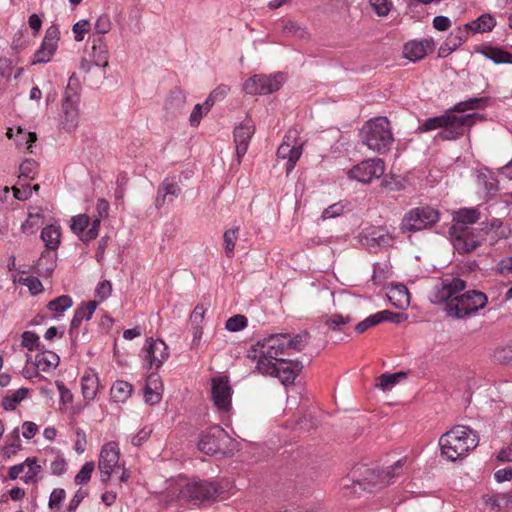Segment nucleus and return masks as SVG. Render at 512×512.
Instances as JSON below:
<instances>
[{"label":"nucleus","instance_id":"obj_1","mask_svg":"<svg viewBox=\"0 0 512 512\" xmlns=\"http://www.w3.org/2000/svg\"><path fill=\"white\" fill-rule=\"evenodd\" d=\"M466 282L460 278L445 279L435 293L436 303H445L444 310L447 316L454 319H463L483 309L487 296L477 290L463 292Z\"/></svg>","mask_w":512,"mask_h":512},{"label":"nucleus","instance_id":"obj_2","mask_svg":"<svg viewBox=\"0 0 512 512\" xmlns=\"http://www.w3.org/2000/svg\"><path fill=\"white\" fill-rule=\"evenodd\" d=\"M478 444V433L464 425L454 426L439 439L441 455L453 462L465 458Z\"/></svg>","mask_w":512,"mask_h":512},{"label":"nucleus","instance_id":"obj_3","mask_svg":"<svg viewBox=\"0 0 512 512\" xmlns=\"http://www.w3.org/2000/svg\"><path fill=\"white\" fill-rule=\"evenodd\" d=\"M285 334H272L258 341L251 347L248 357L256 362V369L260 373H273L274 364L283 360L281 356L287 351Z\"/></svg>","mask_w":512,"mask_h":512},{"label":"nucleus","instance_id":"obj_4","mask_svg":"<svg viewBox=\"0 0 512 512\" xmlns=\"http://www.w3.org/2000/svg\"><path fill=\"white\" fill-rule=\"evenodd\" d=\"M477 120H483V116L477 113L456 116L451 110L443 115L426 119L419 130L426 132L441 128L442 130L438 133L439 138L454 140L461 137L465 129L474 125Z\"/></svg>","mask_w":512,"mask_h":512},{"label":"nucleus","instance_id":"obj_5","mask_svg":"<svg viewBox=\"0 0 512 512\" xmlns=\"http://www.w3.org/2000/svg\"><path fill=\"white\" fill-rule=\"evenodd\" d=\"M362 143L368 149L383 153L394 141L390 122L386 117H376L367 121L360 130Z\"/></svg>","mask_w":512,"mask_h":512},{"label":"nucleus","instance_id":"obj_6","mask_svg":"<svg viewBox=\"0 0 512 512\" xmlns=\"http://www.w3.org/2000/svg\"><path fill=\"white\" fill-rule=\"evenodd\" d=\"M490 231L491 228L487 226L479 229H471L469 227L452 225L450 235L453 246L458 253H470L486 240Z\"/></svg>","mask_w":512,"mask_h":512},{"label":"nucleus","instance_id":"obj_7","mask_svg":"<svg viewBox=\"0 0 512 512\" xmlns=\"http://www.w3.org/2000/svg\"><path fill=\"white\" fill-rule=\"evenodd\" d=\"M439 220V212L430 206L409 210L403 217L400 228L404 232H416L431 227Z\"/></svg>","mask_w":512,"mask_h":512},{"label":"nucleus","instance_id":"obj_8","mask_svg":"<svg viewBox=\"0 0 512 512\" xmlns=\"http://www.w3.org/2000/svg\"><path fill=\"white\" fill-rule=\"evenodd\" d=\"M223 493V488L216 482L205 480L186 483L179 492V498L193 503L214 499Z\"/></svg>","mask_w":512,"mask_h":512},{"label":"nucleus","instance_id":"obj_9","mask_svg":"<svg viewBox=\"0 0 512 512\" xmlns=\"http://www.w3.org/2000/svg\"><path fill=\"white\" fill-rule=\"evenodd\" d=\"M120 449L117 442L110 441L103 445L99 454L98 469L100 480L107 484L113 473H119L122 468Z\"/></svg>","mask_w":512,"mask_h":512},{"label":"nucleus","instance_id":"obj_10","mask_svg":"<svg viewBox=\"0 0 512 512\" xmlns=\"http://www.w3.org/2000/svg\"><path fill=\"white\" fill-rule=\"evenodd\" d=\"M304 142L299 139L297 129H289L284 136L283 142L277 149V157L287 160L286 172L289 174L295 167L303 153Z\"/></svg>","mask_w":512,"mask_h":512},{"label":"nucleus","instance_id":"obj_11","mask_svg":"<svg viewBox=\"0 0 512 512\" xmlns=\"http://www.w3.org/2000/svg\"><path fill=\"white\" fill-rule=\"evenodd\" d=\"M404 461V459L396 461L394 465L386 471H367L368 473L364 480H357L353 482L354 491L357 492L359 489L371 491L377 486L382 487L389 484L394 477L401 474Z\"/></svg>","mask_w":512,"mask_h":512},{"label":"nucleus","instance_id":"obj_12","mask_svg":"<svg viewBox=\"0 0 512 512\" xmlns=\"http://www.w3.org/2000/svg\"><path fill=\"white\" fill-rule=\"evenodd\" d=\"M285 81L284 74L254 75L245 81L243 90L250 95H266L281 88Z\"/></svg>","mask_w":512,"mask_h":512},{"label":"nucleus","instance_id":"obj_13","mask_svg":"<svg viewBox=\"0 0 512 512\" xmlns=\"http://www.w3.org/2000/svg\"><path fill=\"white\" fill-rule=\"evenodd\" d=\"M384 172V161L380 158H373L355 165L348 171V177L361 183H370L374 179L380 178Z\"/></svg>","mask_w":512,"mask_h":512},{"label":"nucleus","instance_id":"obj_14","mask_svg":"<svg viewBox=\"0 0 512 512\" xmlns=\"http://www.w3.org/2000/svg\"><path fill=\"white\" fill-rule=\"evenodd\" d=\"M142 357L149 369H159L169 357L168 346L161 339H147Z\"/></svg>","mask_w":512,"mask_h":512},{"label":"nucleus","instance_id":"obj_15","mask_svg":"<svg viewBox=\"0 0 512 512\" xmlns=\"http://www.w3.org/2000/svg\"><path fill=\"white\" fill-rule=\"evenodd\" d=\"M211 397L219 411L228 412L232 405V389L227 377H215L211 381Z\"/></svg>","mask_w":512,"mask_h":512},{"label":"nucleus","instance_id":"obj_16","mask_svg":"<svg viewBox=\"0 0 512 512\" xmlns=\"http://www.w3.org/2000/svg\"><path fill=\"white\" fill-rule=\"evenodd\" d=\"M100 219H90L86 214H79L71 219V229L84 243L94 240L99 233Z\"/></svg>","mask_w":512,"mask_h":512},{"label":"nucleus","instance_id":"obj_17","mask_svg":"<svg viewBox=\"0 0 512 512\" xmlns=\"http://www.w3.org/2000/svg\"><path fill=\"white\" fill-rule=\"evenodd\" d=\"M59 40V30L52 25L47 28L41 46L34 54L32 64L47 63L53 57Z\"/></svg>","mask_w":512,"mask_h":512},{"label":"nucleus","instance_id":"obj_18","mask_svg":"<svg viewBox=\"0 0 512 512\" xmlns=\"http://www.w3.org/2000/svg\"><path fill=\"white\" fill-rule=\"evenodd\" d=\"M255 132V126L251 119H245L234 129V143L238 164L246 154L250 140Z\"/></svg>","mask_w":512,"mask_h":512},{"label":"nucleus","instance_id":"obj_19","mask_svg":"<svg viewBox=\"0 0 512 512\" xmlns=\"http://www.w3.org/2000/svg\"><path fill=\"white\" fill-rule=\"evenodd\" d=\"M225 431L215 426L203 433L198 441V449L208 455H214L221 450V443L226 440Z\"/></svg>","mask_w":512,"mask_h":512},{"label":"nucleus","instance_id":"obj_20","mask_svg":"<svg viewBox=\"0 0 512 512\" xmlns=\"http://www.w3.org/2000/svg\"><path fill=\"white\" fill-rule=\"evenodd\" d=\"M303 366L300 362L287 361L285 359L274 364L275 371L273 373H262L277 377L284 385L291 384L302 370Z\"/></svg>","mask_w":512,"mask_h":512},{"label":"nucleus","instance_id":"obj_21","mask_svg":"<svg viewBox=\"0 0 512 512\" xmlns=\"http://www.w3.org/2000/svg\"><path fill=\"white\" fill-rule=\"evenodd\" d=\"M477 185L481 188L486 198L496 195L499 190V182L492 170L488 167H481L476 171Z\"/></svg>","mask_w":512,"mask_h":512},{"label":"nucleus","instance_id":"obj_22","mask_svg":"<svg viewBox=\"0 0 512 512\" xmlns=\"http://www.w3.org/2000/svg\"><path fill=\"white\" fill-rule=\"evenodd\" d=\"M163 383L161 377L157 373L148 375L144 387V399L149 405H155L162 399Z\"/></svg>","mask_w":512,"mask_h":512},{"label":"nucleus","instance_id":"obj_23","mask_svg":"<svg viewBox=\"0 0 512 512\" xmlns=\"http://www.w3.org/2000/svg\"><path fill=\"white\" fill-rule=\"evenodd\" d=\"M180 194L179 184L174 179L165 178L158 188L155 205L157 208H161L166 202H172Z\"/></svg>","mask_w":512,"mask_h":512},{"label":"nucleus","instance_id":"obj_24","mask_svg":"<svg viewBox=\"0 0 512 512\" xmlns=\"http://www.w3.org/2000/svg\"><path fill=\"white\" fill-rule=\"evenodd\" d=\"M80 385L83 398L88 402L94 400L100 387L96 371L91 368L86 369L81 377Z\"/></svg>","mask_w":512,"mask_h":512},{"label":"nucleus","instance_id":"obj_25","mask_svg":"<svg viewBox=\"0 0 512 512\" xmlns=\"http://www.w3.org/2000/svg\"><path fill=\"white\" fill-rule=\"evenodd\" d=\"M433 49L430 40L410 41L404 46V56L411 61H418L424 58Z\"/></svg>","mask_w":512,"mask_h":512},{"label":"nucleus","instance_id":"obj_26","mask_svg":"<svg viewBox=\"0 0 512 512\" xmlns=\"http://www.w3.org/2000/svg\"><path fill=\"white\" fill-rule=\"evenodd\" d=\"M218 93L225 94L226 87L218 88L213 91L207 100L203 104H196L190 114V124L193 127H197L200 124V121L204 114H207L214 104V98L218 95Z\"/></svg>","mask_w":512,"mask_h":512},{"label":"nucleus","instance_id":"obj_27","mask_svg":"<svg viewBox=\"0 0 512 512\" xmlns=\"http://www.w3.org/2000/svg\"><path fill=\"white\" fill-rule=\"evenodd\" d=\"M91 58L96 66L106 68L109 63V50L102 36L92 40Z\"/></svg>","mask_w":512,"mask_h":512},{"label":"nucleus","instance_id":"obj_28","mask_svg":"<svg viewBox=\"0 0 512 512\" xmlns=\"http://www.w3.org/2000/svg\"><path fill=\"white\" fill-rule=\"evenodd\" d=\"M79 102L63 101L61 123L67 130L77 127L79 120Z\"/></svg>","mask_w":512,"mask_h":512},{"label":"nucleus","instance_id":"obj_29","mask_svg":"<svg viewBox=\"0 0 512 512\" xmlns=\"http://www.w3.org/2000/svg\"><path fill=\"white\" fill-rule=\"evenodd\" d=\"M387 297L397 309H406L410 304V293L403 284H396L390 287Z\"/></svg>","mask_w":512,"mask_h":512},{"label":"nucleus","instance_id":"obj_30","mask_svg":"<svg viewBox=\"0 0 512 512\" xmlns=\"http://www.w3.org/2000/svg\"><path fill=\"white\" fill-rule=\"evenodd\" d=\"M96 307V301H88L86 304L78 307L75 310L70 325V334H72L74 330L81 325L83 320H89L92 317L94 311L96 310Z\"/></svg>","mask_w":512,"mask_h":512},{"label":"nucleus","instance_id":"obj_31","mask_svg":"<svg viewBox=\"0 0 512 512\" xmlns=\"http://www.w3.org/2000/svg\"><path fill=\"white\" fill-rule=\"evenodd\" d=\"M59 362V356L52 351L40 352L35 357L36 368L43 372L54 370L59 365Z\"/></svg>","mask_w":512,"mask_h":512},{"label":"nucleus","instance_id":"obj_32","mask_svg":"<svg viewBox=\"0 0 512 512\" xmlns=\"http://www.w3.org/2000/svg\"><path fill=\"white\" fill-rule=\"evenodd\" d=\"M495 26V18L488 13L482 14L476 20L466 23V27L473 33L490 32Z\"/></svg>","mask_w":512,"mask_h":512},{"label":"nucleus","instance_id":"obj_33","mask_svg":"<svg viewBox=\"0 0 512 512\" xmlns=\"http://www.w3.org/2000/svg\"><path fill=\"white\" fill-rule=\"evenodd\" d=\"M481 53L495 64H512V53L502 48L485 46Z\"/></svg>","mask_w":512,"mask_h":512},{"label":"nucleus","instance_id":"obj_34","mask_svg":"<svg viewBox=\"0 0 512 512\" xmlns=\"http://www.w3.org/2000/svg\"><path fill=\"white\" fill-rule=\"evenodd\" d=\"M132 385L126 381H116L111 389L110 394L114 402L124 403L132 394Z\"/></svg>","mask_w":512,"mask_h":512},{"label":"nucleus","instance_id":"obj_35","mask_svg":"<svg viewBox=\"0 0 512 512\" xmlns=\"http://www.w3.org/2000/svg\"><path fill=\"white\" fill-rule=\"evenodd\" d=\"M61 230L59 226L48 225L41 232V239L49 249H57L60 243Z\"/></svg>","mask_w":512,"mask_h":512},{"label":"nucleus","instance_id":"obj_36","mask_svg":"<svg viewBox=\"0 0 512 512\" xmlns=\"http://www.w3.org/2000/svg\"><path fill=\"white\" fill-rule=\"evenodd\" d=\"M28 393V388L22 387L14 391L12 394L6 395L3 397L1 402L2 408L6 411L15 410L18 404H20L28 396Z\"/></svg>","mask_w":512,"mask_h":512},{"label":"nucleus","instance_id":"obj_37","mask_svg":"<svg viewBox=\"0 0 512 512\" xmlns=\"http://www.w3.org/2000/svg\"><path fill=\"white\" fill-rule=\"evenodd\" d=\"M240 232L239 226H234L230 229H226L223 234V245L224 251L228 258H232L234 256V250L236 246V241L238 240Z\"/></svg>","mask_w":512,"mask_h":512},{"label":"nucleus","instance_id":"obj_38","mask_svg":"<svg viewBox=\"0 0 512 512\" xmlns=\"http://www.w3.org/2000/svg\"><path fill=\"white\" fill-rule=\"evenodd\" d=\"M24 465H25V475L24 477L22 478V480L26 483V484H35L38 482L39 480V475L41 473V466L37 463V459L36 458H27L25 461H24Z\"/></svg>","mask_w":512,"mask_h":512},{"label":"nucleus","instance_id":"obj_39","mask_svg":"<svg viewBox=\"0 0 512 512\" xmlns=\"http://www.w3.org/2000/svg\"><path fill=\"white\" fill-rule=\"evenodd\" d=\"M479 219V212L476 209H461L454 216V224L461 227H468L470 224H474Z\"/></svg>","mask_w":512,"mask_h":512},{"label":"nucleus","instance_id":"obj_40","mask_svg":"<svg viewBox=\"0 0 512 512\" xmlns=\"http://www.w3.org/2000/svg\"><path fill=\"white\" fill-rule=\"evenodd\" d=\"M38 173V163L33 159L24 160L19 166L20 181L33 180Z\"/></svg>","mask_w":512,"mask_h":512},{"label":"nucleus","instance_id":"obj_41","mask_svg":"<svg viewBox=\"0 0 512 512\" xmlns=\"http://www.w3.org/2000/svg\"><path fill=\"white\" fill-rule=\"evenodd\" d=\"M309 339L310 335L306 331H303L294 337H291L289 334H285V340L288 342L287 350L292 349L294 351L300 352L306 347Z\"/></svg>","mask_w":512,"mask_h":512},{"label":"nucleus","instance_id":"obj_42","mask_svg":"<svg viewBox=\"0 0 512 512\" xmlns=\"http://www.w3.org/2000/svg\"><path fill=\"white\" fill-rule=\"evenodd\" d=\"M469 32L470 31L468 27H466V24L464 26H459L448 35L446 40L451 44L450 46L452 49H457L468 39Z\"/></svg>","mask_w":512,"mask_h":512},{"label":"nucleus","instance_id":"obj_43","mask_svg":"<svg viewBox=\"0 0 512 512\" xmlns=\"http://www.w3.org/2000/svg\"><path fill=\"white\" fill-rule=\"evenodd\" d=\"M73 304L72 298L68 295H62L54 300L50 301L47 305V308L50 311L55 312L60 315L65 310L69 309Z\"/></svg>","mask_w":512,"mask_h":512},{"label":"nucleus","instance_id":"obj_44","mask_svg":"<svg viewBox=\"0 0 512 512\" xmlns=\"http://www.w3.org/2000/svg\"><path fill=\"white\" fill-rule=\"evenodd\" d=\"M54 267L55 261L49 253H43L36 263L37 272L41 276H49L54 270Z\"/></svg>","mask_w":512,"mask_h":512},{"label":"nucleus","instance_id":"obj_45","mask_svg":"<svg viewBox=\"0 0 512 512\" xmlns=\"http://www.w3.org/2000/svg\"><path fill=\"white\" fill-rule=\"evenodd\" d=\"M352 321L351 317L344 316L341 314H333L331 316H325L323 322L331 330H342L343 326L349 324Z\"/></svg>","mask_w":512,"mask_h":512},{"label":"nucleus","instance_id":"obj_46","mask_svg":"<svg viewBox=\"0 0 512 512\" xmlns=\"http://www.w3.org/2000/svg\"><path fill=\"white\" fill-rule=\"evenodd\" d=\"M487 100L485 98H470L466 101L457 103L452 111L453 112H465L467 110H475L483 108L486 105Z\"/></svg>","mask_w":512,"mask_h":512},{"label":"nucleus","instance_id":"obj_47","mask_svg":"<svg viewBox=\"0 0 512 512\" xmlns=\"http://www.w3.org/2000/svg\"><path fill=\"white\" fill-rule=\"evenodd\" d=\"M41 215L39 213H28L25 222L21 224V231L24 234H34L41 223Z\"/></svg>","mask_w":512,"mask_h":512},{"label":"nucleus","instance_id":"obj_48","mask_svg":"<svg viewBox=\"0 0 512 512\" xmlns=\"http://www.w3.org/2000/svg\"><path fill=\"white\" fill-rule=\"evenodd\" d=\"M95 469V463L93 461L86 462L80 471L75 476V483L77 485H83L90 481L91 475Z\"/></svg>","mask_w":512,"mask_h":512},{"label":"nucleus","instance_id":"obj_49","mask_svg":"<svg viewBox=\"0 0 512 512\" xmlns=\"http://www.w3.org/2000/svg\"><path fill=\"white\" fill-rule=\"evenodd\" d=\"M483 499L485 504L492 509L501 510L502 508H509L505 493L497 495H486L483 497Z\"/></svg>","mask_w":512,"mask_h":512},{"label":"nucleus","instance_id":"obj_50","mask_svg":"<svg viewBox=\"0 0 512 512\" xmlns=\"http://www.w3.org/2000/svg\"><path fill=\"white\" fill-rule=\"evenodd\" d=\"M66 497V492L62 488H55L50 494L48 506L54 512H59L62 502Z\"/></svg>","mask_w":512,"mask_h":512},{"label":"nucleus","instance_id":"obj_51","mask_svg":"<svg viewBox=\"0 0 512 512\" xmlns=\"http://www.w3.org/2000/svg\"><path fill=\"white\" fill-rule=\"evenodd\" d=\"M13 195L17 200L25 201L32 196V188L26 181L18 179V186L12 188Z\"/></svg>","mask_w":512,"mask_h":512},{"label":"nucleus","instance_id":"obj_52","mask_svg":"<svg viewBox=\"0 0 512 512\" xmlns=\"http://www.w3.org/2000/svg\"><path fill=\"white\" fill-rule=\"evenodd\" d=\"M406 376L405 372H398L395 374H382L379 377V383L377 386L381 388L382 390H386L390 388L391 386L395 385L400 378H404Z\"/></svg>","mask_w":512,"mask_h":512},{"label":"nucleus","instance_id":"obj_53","mask_svg":"<svg viewBox=\"0 0 512 512\" xmlns=\"http://www.w3.org/2000/svg\"><path fill=\"white\" fill-rule=\"evenodd\" d=\"M371 241L377 246H389L392 244L393 237L383 229H375L371 233Z\"/></svg>","mask_w":512,"mask_h":512},{"label":"nucleus","instance_id":"obj_54","mask_svg":"<svg viewBox=\"0 0 512 512\" xmlns=\"http://www.w3.org/2000/svg\"><path fill=\"white\" fill-rule=\"evenodd\" d=\"M248 324L244 315H234L230 317L225 324V328L231 332H237L244 329Z\"/></svg>","mask_w":512,"mask_h":512},{"label":"nucleus","instance_id":"obj_55","mask_svg":"<svg viewBox=\"0 0 512 512\" xmlns=\"http://www.w3.org/2000/svg\"><path fill=\"white\" fill-rule=\"evenodd\" d=\"M282 31L287 35L297 36L299 38H303L306 34L305 29L292 20L282 22Z\"/></svg>","mask_w":512,"mask_h":512},{"label":"nucleus","instance_id":"obj_56","mask_svg":"<svg viewBox=\"0 0 512 512\" xmlns=\"http://www.w3.org/2000/svg\"><path fill=\"white\" fill-rule=\"evenodd\" d=\"M37 140L36 133L34 132H25L21 127L17 128L16 134V144L18 146H22L23 144L27 145V149L29 150L32 147V144Z\"/></svg>","mask_w":512,"mask_h":512},{"label":"nucleus","instance_id":"obj_57","mask_svg":"<svg viewBox=\"0 0 512 512\" xmlns=\"http://www.w3.org/2000/svg\"><path fill=\"white\" fill-rule=\"evenodd\" d=\"M493 358L501 364H508L512 361V346H502L494 350Z\"/></svg>","mask_w":512,"mask_h":512},{"label":"nucleus","instance_id":"obj_58","mask_svg":"<svg viewBox=\"0 0 512 512\" xmlns=\"http://www.w3.org/2000/svg\"><path fill=\"white\" fill-rule=\"evenodd\" d=\"M383 322V317L381 316V314H373V315H370L368 316L367 318H365L363 321L359 322L356 327H355V330L358 332V333H363L365 332L367 329L379 324Z\"/></svg>","mask_w":512,"mask_h":512},{"label":"nucleus","instance_id":"obj_59","mask_svg":"<svg viewBox=\"0 0 512 512\" xmlns=\"http://www.w3.org/2000/svg\"><path fill=\"white\" fill-rule=\"evenodd\" d=\"M373 11L381 17L387 16L392 8L390 0H369Z\"/></svg>","mask_w":512,"mask_h":512},{"label":"nucleus","instance_id":"obj_60","mask_svg":"<svg viewBox=\"0 0 512 512\" xmlns=\"http://www.w3.org/2000/svg\"><path fill=\"white\" fill-rule=\"evenodd\" d=\"M50 469L53 475H63L67 470V462L65 458L59 453H56L54 455V459L50 463Z\"/></svg>","mask_w":512,"mask_h":512},{"label":"nucleus","instance_id":"obj_61","mask_svg":"<svg viewBox=\"0 0 512 512\" xmlns=\"http://www.w3.org/2000/svg\"><path fill=\"white\" fill-rule=\"evenodd\" d=\"M39 336L32 331H25L22 334L21 346L33 351L38 348Z\"/></svg>","mask_w":512,"mask_h":512},{"label":"nucleus","instance_id":"obj_62","mask_svg":"<svg viewBox=\"0 0 512 512\" xmlns=\"http://www.w3.org/2000/svg\"><path fill=\"white\" fill-rule=\"evenodd\" d=\"M19 282L28 287L31 294L36 295L43 291V285L41 281L33 276L20 278Z\"/></svg>","mask_w":512,"mask_h":512},{"label":"nucleus","instance_id":"obj_63","mask_svg":"<svg viewBox=\"0 0 512 512\" xmlns=\"http://www.w3.org/2000/svg\"><path fill=\"white\" fill-rule=\"evenodd\" d=\"M111 26H112V24H111L110 17L106 14L99 16L95 22L96 32L99 34H102V35L108 33L111 29Z\"/></svg>","mask_w":512,"mask_h":512},{"label":"nucleus","instance_id":"obj_64","mask_svg":"<svg viewBox=\"0 0 512 512\" xmlns=\"http://www.w3.org/2000/svg\"><path fill=\"white\" fill-rule=\"evenodd\" d=\"M112 293V284L108 280L100 282L95 290V294L101 300L107 299Z\"/></svg>","mask_w":512,"mask_h":512}]
</instances>
